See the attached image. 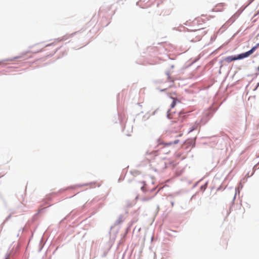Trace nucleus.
<instances>
[{
	"instance_id": "39448f33",
	"label": "nucleus",
	"mask_w": 259,
	"mask_h": 259,
	"mask_svg": "<svg viewBox=\"0 0 259 259\" xmlns=\"http://www.w3.org/2000/svg\"><path fill=\"white\" fill-rule=\"evenodd\" d=\"M171 99H172V102L171 103L170 107L171 108H173L176 106L177 103L179 102V101L176 98L172 97Z\"/></svg>"
},
{
	"instance_id": "f257e3e1",
	"label": "nucleus",
	"mask_w": 259,
	"mask_h": 259,
	"mask_svg": "<svg viewBox=\"0 0 259 259\" xmlns=\"http://www.w3.org/2000/svg\"><path fill=\"white\" fill-rule=\"evenodd\" d=\"M167 117L169 119H176L177 118V117H180V116L179 114H175V113L174 114V115H172L171 114L170 111L168 110L167 111Z\"/></svg>"
},
{
	"instance_id": "7ed1b4c3",
	"label": "nucleus",
	"mask_w": 259,
	"mask_h": 259,
	"mask_svg": "<svg viewBox=\"0 0 259 259\" xmlns=\"http://www.w3.org/2000/svg\"><path fill=\"white\" fill-rule=\"evenodd\" d=\"M250 55H251V54H250V53L249 52V51L245 53L240 54L239 55H238V60L247 57L249 56H250Z\"/></svg>"
},
{
	"instance_id": "0eeeda50",
	"label": "nucleus",
	"mask_w": 259,
	"mask_h": 259,
	"mask_svg": "<svg viewBox=\"0 0 259 259\" xmlns=\"http://www.w3.org/2000/svg\"><path fill=\"white\" fill-rule=\"evenodd\" d=\"M26 54L24 53V54H22V55L21 56H17V57H16L13 59H8L7 61H14L15 60H17V59H20V58H23L24 56Z\"/></svg>"
},
{
	"instance_id": "1a4fd4ad",
	"label": "nucleus",
	"mask_w": 259,
	"mask_h": 259,
	"mask_svg": "<svg viewBox=\"0 0 259 259\" xmlns=\"http://www.w3.org/2000/svg\"><path fill=\"white\" fill-rule=\"evenodd\" d=\"M239 187H238L237 188H236L235 189V195L234 196V199L235 198V197H236V193H237V191H238V192L239 193Z\"/></svg>"
},
{
	"instance_id": "ddd939ff",
	"label": "nucleus",
	"mask_w": 259,
	"mask_h": 259,
	"mask_svg": "<svg viewBox=\"0 0 259 259\" xmlns=\"http://www.w3.org/2000/svg\"><path fill=\"white\" fill-rule=\"evenodd\" d=\"M178 141H175L174 142V144H176L178 143Z\"/></svg>"
},
{
	"instance_id": "6e6552de",
	"label": "nucleus",
	"mask_w": 259,
	"mask_h": 259,
	"mask_svg": "<svg viewBox=\"0 0 259 259\" xmlns=\"http://www.w3.org/2000/svg\"><path fill=\"white\" fill-rule=\"evenodd\" d=\"M159 144H161V143H159ZM161 144H163L165 146H167L171 145L172 144V143H161Z\"/></svg>"
},
{
	"instance_id": "f8f14e48",
	"label": "nucleus",
	"mask_w": 259,
	"mask_h": 259,
	"mask_svg": "<svg viewBox=\"0 0 259 259\" xmlns=\"http://www.w3.org/2000/svg\"><path fill=\"white\" fill-rule=\"evenodd\" d=\"M195 130V127H193L191 130H190L189 132H191Z\"/></svg>"
},
{
	"instance_id": "9d476101",
	"label": "nucleus",
	"mask_w": 259,
	"mask_h": 259,
	"mask_svg": "<svg viewBox=\"0 0 259 259\" xmlns=\"http://www.w3.org/2000/svg\"><path fill=\"white\" fill-rule=\"evenodd\" d=\"M146 1V0H139V3L142 4L143 3H144Z\"/></svg>"
},
{
	"instance_id": "423d86ee",
	"label": "nucleus",
	"mask_w": 259,
	"mask_h": 259,
	"mask_svg": "<svg viewBox=\"0 0 259 259\" xmlns=\"http://www.w3.org/2000/svg\"><path fill=\"white\" fill-rule=\"evenodd\" d=\"M258 47L259 43L257 44L255 46L253 47L249 51L250 53V54H252Z\"/></svg>"
},
{
	"instance_id": "4468645a",
	"label": "nucleus",
	"mask_w": 259,
	"mask_h": 259,
	"mask_svg": "<svg viewBox=\"0 0 259 259\" xmlns=\"http://www.w3.org/2000/svg\"><path fill=\"white\" fill-rule=\"evenodd\" d=\"M6 259H9V255H8V256H7V257L6 258Z\"/></svg>"
},
{
	"instance_id": "f03ea898",
	"label": "nucleus",
	"mask_w": 259,
	"mask_h": 259,
	"mask_svg": "<svg viewBox=\"0 0 259 259\" xmlns=\"http://www.w3.org/2000/svg\"><path fill=\"white\" fill-rule=\"evenodd\" d=\"M207 20H208V19L203 15H202L201 16L197 17L195 19V21H196L197 23H200L201 22H204V21Z\"/></svg>"
},
{
	"instance_id": "20e7f679",
	"label": "nucleus",
	"mask_w": 259,
	"mask_h": 259,
	"mask_svg": "<svg viewBox=\"0 0 259 259\" xmlns=\"http://www.w3.org/2000/svg\"><path fill=\"white\" fill-rule=\"evenodd\" d=\"M238 60V56H229L225 59V61L228 63H230L233 61Z\"/></svg>"
},
{
	"instance_id": "9b49d317",
	"label": "nucleus",
	"mask_w": 259,
	"mask_h": 259,
	"mask_svg": "<svg viewBox=\"0 0 259 259\" xmlns=\"http://www.w3.org/2000/svg\"><path fill=\"white\" fill-rule=\"evenodd\" d=\"M141 189L143 191H145V187L144 186H143L142 188H141Z\"/></svg>"
}]
</instances>
